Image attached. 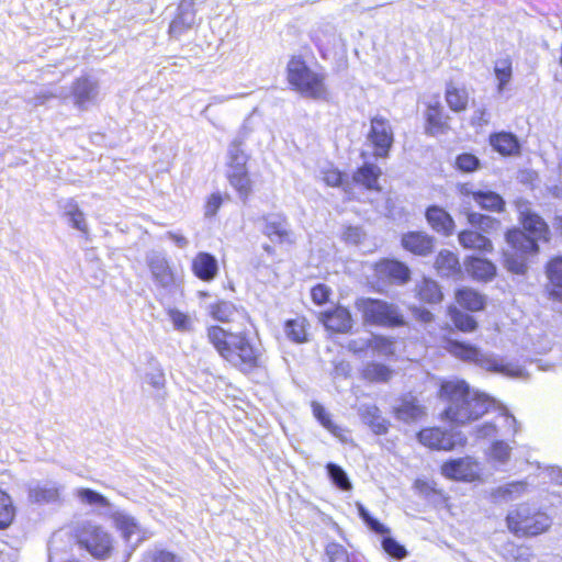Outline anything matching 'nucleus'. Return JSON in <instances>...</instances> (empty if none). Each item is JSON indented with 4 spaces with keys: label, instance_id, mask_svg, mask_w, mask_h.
Segmentation results:
<instances>
[{
    "label": "nucleus",
    "instance_id": "55",
    "mask_svg": "<svg viewBox=\"0 0 562 562\" xmlns=\"http://www.w3.org/2000/svg\"><path fill=\"white\" fill-rule=\"evenodd\" d=\"M331 293L327 284L317 283L311 288V300L315 305L322 306L329 302Z\"/></svg>",
    "mask_w": 562,
    "mask_h": 562
},
{
    "label": "nucleus",
    "instance_id": "57",
    "mask_svg": "<svg viewBox=\"0 0 562 562\" xmlns=\"http://www.w3.org/2000/svg\"><path fill=\"white\" fill-rule=\"evenodd\" d=\"M491 454L495 460L504 462L509 458L510 448L506 442L496 440L491 446Z\"/></svg>",
    "mask_w": 562,
    "mask_h": 562
},
{
    "label": "nucleus",
    "instance_id": "40",
    "mask_svg": "<svg viewBox=\"0 0 562 562\" xmlns=\"http://www.w3.org/2000/svg\"><path fill=\"white\" fill-rule=\"evenodd\" d=\"M29 499L35 504L55 502L59 497V490L56 485H35L27 492Z\"/></svg>",
    "mask_w": 562,
    "mask_h": 562
},
{
    "label": "nucleus",
    "instance_id": "32",
    "mask_svg": "<svg viewBox=\"0 0 562 562\" xmlns=\"http://www.w3.org/2000/svg\"><path fill=\"white\" fill-rule=\"evenodd\" d=\"M492 148L502 156H517L520 154V143L510 132H495L488 136Z\"/></svg>",
    "mask_w": 562,
    "mask_h": 562
},
{
    "label": "nucleus",
    "instance_id": "13",
    "mask_svg": "<svg viewBox=\"0 0 562 562\" xmlns=\"http://www.w3.org/2000/svg\"><path fill=\"white\" fill-rule=\"evenodd\" d=\"M443 348L452 357L469 363L487 366L488 369L499 371L496 364L490 366L491 360L475 346L467 341L446 339Z\"/></svg>",
    "mask_w": 562,
    "mask_h": 562
},
{
    "label": "nucleus",
    "instance_id": "34",
    "mask_svg": "<svg viewBox=\"0 0 562 562\" xmlns=\"http://www.w3.org/2000/svg\"><path fill=\"white\" fill-rule=\"evenodd\" d=\"M436 271L446 277L457 276L461 273V265L457 254L451 250H440L434 262Z\"/></svg>",
    "mask_w": 562,
    "mask_h": 562
},
{
    "label": "nucleus",
    "instance_id": "24",
    "mask_svg": "<svg viewBox=\"0 0 562 562\" xmlns=\"http://www.w3.org/2000/svg\"><path fill=\"white\" fill-rule=\"evenodd\" d=\"M464 267L468 274L479 282H490L497 273L493 261L479 256H468L464 260Z\"/></svg>",
    "mask_w": 562,
    "mask_h": 562
},
{
    "label": "nucleus",
    "instance_id": "53",
    "mask_svg": "<svg viewBox=\"0 0 562 562\" xmlns=\"http://www.w3.org/2000/svg\"><path fill=\"white\" fill-rule=\"evenodd\" d=\"M325 552L329 562H351L348 550L340 543H328Z\"/></svg>",
    "mask_w": 562,
    "mask_h": 562
},
{
    "label": "nucleus",
    "instance_id": "36",
    "mask_svg": "<svg viewBox=\"0 0 562 562\" xmlns=\"http://www.w3.org/2000/svg\"><path fill=\"white\" fill-rule=\"evenodd\" d=\"M393 370L380 362H369L360 371L362 380L369 383H386L391 380Z\"/></svg>",
    "mask_w": 562,
    "mask_h": 562
},
{
    "label": "nucleus",
    "instance_id": "9",
    "mask_svg": "<svg viewBox=\"0 0 562 562\" xmlns=\"http://www.w3.org/2000/svg\"><path fill=\"white\" fill-rule=\"evenodd\" d=\"M439 472L445 479L453 482L474 483L482 480L481 463L471 456L443 460Z\"/></svg>",
    "mask_w": 562,
    "mask_h": 562
},
{
    "label": "nucleus",
    "instance_id": "44",
    "mask_svg": "<svg viewBox=\"0 0 562 562\" xmlns=\"http://www.w3.org/2000/svg\"><path fill=\"white\" fill-rule=\"evenodd\" d=\"M527 254H517L514 251L503 252V265L512 273L525 274L527 272L528 262Z\"/></svg>",
    "mask_w": 562,
    "mask_h": 562
},
{
    "label": "nucleus",
    "instance_id": "20",
    "mask_svg": "<svg viewBox=\"0 0 562 562\" xmlns=\"http://www.w3.org/2000/svg\"><path fill=\"white\" fill-rule=\"evenodd\" d=\"M443 99L448 109L457 114L467 112L472 101L468 88L465 86H459L453 81L446 83Z\"/></svg>",
    "mask_w": 562,
    "mask_h": 562
},
{
    "label": "nucleus",
    "instance_id": "21",
    "mask_svg": "<svg viewBox=\"0 0 562 562\" xmlns=\"http://www.w3.org/2000/svg\"><path fill=\"white\" fill-rule=\"evenodd\" d=\"M425 217L430 228L445 236H451L456 229L453 217L439 205H429L425 211Z\"/></svg>",
    "mask_w": 562,
    "mask_h": 562
},
{
    "label": "nucleus",
    "instance_id": "41",
    "mask_svg": "<svg viewBox=\"0 0 562 562\" xmlns=\"http://www.w3.org/2000/svg\"><path fill=\"white\" fill-rule=\"evenodd\" d=\"M530 555V547L514 541H507L502 551V557L509 562H528Z\"/></svg>",
    "mask_w": 562,
    "mask_h": 562
},
{
    "label": "nucleus",
    "instance_id": "7",
    "mask_svg": "<svg viewBox=\"0 0 562 562\" xmlns=\"http://www.w3.org/2000/svg\"><path fill=\"white\" fill-rule=\"evenodd\" d=\"M248 161V154L239 143H234L228 151L226 179L243 200H247L252 193V180L247 168Z\"/></svg>",
    "mask_w": 562,
    "mask_h": 562
},
{
    "label": "nucleus",
    "instance_id": "37",
    "mask_svg": "<svg viewBox=\"0 0 562 562\" xmlns=\"http://www.w3.org/2000/svg\"><path fill=\"white\" fill-rule=\"evenodd\" d=\"M447 314L451 318L454 328L460 333H473L479 328V323L472 315L462 312L454 305L448 306Z\"/></svg>",
    "mask_w": 562,
    "mask_h": 562
},
{
    "label": "nucleus",
    "instance_id": "5",
    "mask_svg": "<svg viewBox=\"0 0 562 562\" xmlns=\"http://www.w3.org/2000/svg\"><path fill=\"white\" fill-rule=\"evenodd\" d=\"M355 307L366 325L384 328L407 326L406 317L396 303L382 299L359 297L355 301Z\"/></svg>",
    "mask_w": 562,
    "mask_h": 562
},
{
    "label": "nucleus",
    "instance_id": "10",
    "mask_svg": "<svg viewBox=\"0 0 562 562\" xmlns=\"http://www.w3.org/2000/svg\"><path fill=\"white\" fill-rule=\"evenodd\" d=\"M317 321L329 336L351 334L355 326L351 311L341 304L321 311Z\"/></svg>",
    "mask_w": 562,
    "mask_h": 562
},
{
    "label": "nucleus",
    "instance_id": "26",
    "mask_svg": "<svg viewBox=\"0 0 562 562\" xmlns=\"http://www.w3.org/2000/svg\"><path fill=\"white\" fill-rule=\"evenodd\" d=\"M549 296L562 303V256L551 257L544 265Z\"/></svg>",
    "mask_w": 562,
    "mask_h": 562
},
{
    "label": "nucleus",
    "instance_id": "63",
    "mask_svg": "<svg viewBox=\"0 0 562 562\" xmlns=\"http://www.w3.org/2000/svg\"><path fill=\"white\" fill-rule=\"evenodd\" d=\"M347 349L355 355L362 353L369 349V339L363 341L350 340L347 345Z\"/></svg>",
    "mask_w": 562,
    "mask_h": 562
},
{
    "label": "nucleus",
    "instance_id": "4",
    "mask_svg": "<svg viewBox=\"0 0 562 562\" xmlns=\"http://www.w3.org/2000/svg\"><path fill=\"white\" fill-rule=\"evenodd\" d=\"M505 524L517 538H535L549 531L552 519L541 507L521 503L507 513Z\"/></svg>",
    "mask_w": 562,
    "mask_h": 562
},
{
    "label": "nucleus",
    "instance_id": "43",
    "mask_svg": "<svg viewBox=\"0 0 562 562\" xmlns=\"http://www.w3.org/2000/svg\"><path fill=\"white\" fill-rule=\"evenodd\" d=\"M15 518V507L11 496L0 488V530L9 528Z\"/></svg>",
    "mask_w": 562,
    "mask_h": 562
},
{
    "label": "nucleus",
    "instance_id": "2",
    "mask_svg": "<svg viewBox=\"0 0 562 562\" xmlns=\"http://www.w3.org/2000/svg\"><path fill=\"white\" fill-rule=\"evenodd\" d=\"M437 396L446 404L439 414V419L450 426L474 423L495 407L493 397L471 390L462 379L442 380Z\"/></svg>",
    "mask_w": 562,
    "mask_h": 562
},
{
    "label": "nucleus",
    "instance_id": "6",
    "mask_svg": "<svg viewBox=\"0 0 562 562\" xmlns=\"http://www.w3.org/2000/svg\"><path fill=\"white\" fill-rule=\"evenodd\" d=\"M71 537L80 548L95 559L104 560L112 554V538L99 525L89 521L78 525L74 528Z\"/></svg>",
    "mask_w": 562,
    "mask_h": 562
},
{
    "label": "nucleus",
    "instance_id": "30",
    "mask_svg": "<svg viewBox=\"0 0 562 562\" xmlns=\"http://www.w3.org/2000/svg\"><path fill=\"white\" fill-rule=\"evenodd\" d=\"M458 241L464 249L482 254H491L494 250L493 241L483 233L473 228L460 231L458 233Z\"/></svg>",
    "mask_w": 562,
    "mask_h": 562
},
{
    "label": "nucleus",
    "instance_id": "62",
    "mask_svg": "<svg viewBox=\"0 0 562 562\" xmlns=\"http://www.w3.org/2000/svg\"><path fill=\"white\" fill-rule=\"evenodd\" d=\"M488 111L486 108H477L471 116V125L472 126H483L488 123Z\"/></svg>",
    "mask_w": 562,
    "mask_h": 562
},
{
    "label": "nucleus",
    "instance_id": "25",
    "mask_svg": "<svg viewBox=\"0 0 562 562\" xmlns=\"http://www.w3.org/2000/svg\"><path fill=\"white\" fill-rule=\"evenodd\" d=\"M98 83L90 76L85 75L76 78L71 85V97L75 104L85 109L87 105L93 101L97 94Z\"/></svg>",
    "mask_w": 562,
    "mask_h": 562
},
{
    "label": "nucleus",
    "instance_id": "16",
    "mask_svg": "<svg viewBox=\"0 0 562 562\" xmlns=\"http://www.w3.org/2000/svg\"><path fill=\"white\" fill-rule=\"evenodd\" d=\"M518 222L521 229L536 238L537 241L549 243L551 231L548 223L536 212L525 209L519 211Z\"/></svg>",
    "mask_w": 562,
    "mask_h": 562
},
{
    "label": "nucleus",
    "instance_id": "35",
    "mask_svg": "<svg viewBox=\"0 0 562 562\" xmlns=\"http://www.w3.org/2000/svg\"><path fill=\"white\" fill-rule=\"evenodd\" d=\"M474 202L480 209L488 212L503 213L506 209L503 196L491 190H476Z\"/></svg>",
    "mask_w": 562,
    "mask_h": 562
},
{
    "label": "nucleus",
    "instance_id": "8",
    "mask_svg": "<svg viewBox=\"0 0 562 562\" xmlns=\"http://www.w3.org/2000/svg\"><path fill=\"white\" fill-rule=\"evenodd\" d=\"M416 439L430 451L451 452L464 448L468 443L467 438L460 432L437 425L420 428L416 432Z\"/></svg>",
    "mask_w": 562,
    "mask_h": 562
},
{
    "label": "nucleus",
    "instance_id": "33",
    "mask_svg": "<svg viewBox=\"0 0 562 562\" xmlns=\"http://www.w3.org/2000/svg\"><path fill=\"white\" fill-rule=\"evenodd\" d=\"M285 336L295 344L308 341L310 322L304 315L286 319L283 324Z\"/></svg>",
    "mask_w": 562,
    "mask_h": 562
},
{
    "label": "nucleus",
    "instance_id": "14",
    "mask_svg": "<svg viewBox=\"0 0 562 562\" xmlns=\"http://www.w3.org/2000/svg\"><path fill=\"white\" fill-rule=\"evenodd\" d=\"M393 414L396 419L404 423H418L426 418L427 407L416 395L408 392L400 395Z\"/></svg>",
    "mask_w": 562,
    "mask_h": 562
},
{
    "label": "nucleus",
    "instance_id": "47",
    "mask_svg": "<svg viewBox=\"0 0 562 562\" xmlns=\"http://www.w3.org/2000/svg\"><path fill=\"white\" fill-rule=\"evenodd\" d=\"M454 168L463 173H472L481 168V161L472 153H461L454 159Z\"/></svg>",
    "mask_w": 562,
    "mask_h": 562
},
{
    "label": "nucleus",
    "instance_id": "48",
    "mask_svg": "<svg viewBox=\"0 0 562 562\" xmlns=\"http://www.w3.org/2000/svg\"><path fill=\"white\" fill-rule=\"evenodd\" d=\"M68 211L67 216L71 223V226L82 233H88V226L86 223L85 214L79 209L78 204L74 200L67 202Z\"/></svg>",
    "mask_w": 562,
    "mask_h": 562
},
{
    "label": "nucleus",
    "instance_id": "38",
    "mask_svg": "<svg viewBox=\"0 0 562 562\" xmlns=\"http://www.w3.org/2000/svg\"><path fill=\"white\" fill-rule=\"evenodd\" d=\"M321 179L331 188H342L347 194H351V186L347 182V175L338 167L328 166L321 171Z\"/></svg>",
    "mask_w": 562,
    "mask_h": 562
},
{
    "label": "nucleus",
    "instance_id": "46",
    "mask_svg": "<svg viewBox=\"0 0 562 562\" xmlns=\"http://www.w3.org/2000/svg\"><path fill=\"white\" fill-rule=\"evenodd\" d=\"M142 562H186L178 553L168 549L149 550L143 554Z\"/></svg>",
    "mask_w": 562,
    "mask_h": 562
},
{
    "label": "nucleus",
    "instance_id": "61",
    "mask_svg": "<svg viewBox=\"0 0 562 562\" xmlns=\"http://www.w3.org/2000/svg\"><path fill=\"white\" fill-rule=\"evenodd\" d=\"M411 312L414 318L423 324H429L435 319V315L427 308L422 306H412Z\"/></svg>",
    "mask_w": 562,
    "mask_h": 562
},
{
    "label": "nucleus",
    "instance_id": "18",
    "mask_svg": "<svg viewBox=\"0 0 562 562\" xmlns=\"http://www.w3.org/2000/svg\"><path fill=\"white\" fill-rule=\"evenodd\" d=\"M262 233L266 237L279 244H293L292 232L289 228L288 218L284 214L265 215Z\"/></svg>",
    "mask_w": 562,
    "mask_h": 562
},
{
    "label": "nucleus",
    "instance_id": "60",
    "mask_svg": "<svg viewBox=\"0 0 562 562\" xmlns=\"http://www.w3.org/2000/svg\"><path fill=\"white\" fill-rule=\"evenodd\" d=\"M170 318L177 329L188 330L190 328V318L187 314L175 310L170 312Z\"/></svg>",
    "mask_w": 562,
    "mask_h": 562
},
{
    "label": "nucleus",
    "instance_id": "54",
    "mask_svg": "<svg viewBox=\"0 0 562 562\" xmlns=\"http://www.w3.org/2000/svg\"><path fill=\"white\" fill-rule=\"evenodd\" d=\"M381 544L383 550L394 559L403 560L407 555L405 547L391 537H384Z\"/></svg>",
    "mask_w": 562,
    "mask_h": 562
},
{
    "label": "nucleus",
    "instance_id": "1",
    "mask_svg": "<svg viewBox=\"0 0 562 562\" xmlns=\"http://www.w3.org/2000/svg\"><path fill=\"white\" fill-rule=\"evenodd\" d=\"M205 336L220 358L240 373L250 374L265 367V353L256 330L233 331L213 324L205 328Z\"/></svg>",
    "mask_w": 562,
    "mask_h": 562
},
{
    "label": "nucleus",
    "instance_id": "50",
    "mask_svg": "<svg viewBox=\"0 0 562 562\" xmlns=\"http://www.w3.org/2000/svg\"><path fill=\"white\" fill-rule=\"evenodd\" d=\"M312 411L314 417L322 424L324 428L336 435L339 428L331 420L330 414L325 409L323 405L317 402L312 403Z\"/></svg>",
    "mask_w": 562,
    "mask_h": 562
},
{
    "label": "nucleus",
    "instance_id": "31",
    "mask_svg": "<svg viewBox=\"0 0 562 562\" xmlns=\"http://www.w3.org/2000/svg\"><path fill=\"white\" fill-rule=\"evenodd\" d=\"M454 300L459 307L472 313L482 312L486 306V296L471 286L456 289Z\"/></svg>",
    "mask_w": 562,
    "mask_h": 562
},
{
    "label": "nucleus",
    "instance_id": "15",
    "mask_svg": "<svg viewBox=\"0 0 562 562\" xmlns=\"http://www.w3.org/2000/svg\"><path fill=\"white\" fill-rule=\"evenodd\" d=\"M147 266L153 280L159 288L170 290L181 284V279L165 257L155 255L147 260Z\"/></svg>",
    "mask_w": 562,
    "mask_h": 562
},
{
    "label": "nucleus",
    "instance_id": "56",
    "mask_svg": "<svg viewBox=\"0 0 562 562\" xmlns=\"http://www.w3.org/2000/svg\"><path fill=\"white\" fill-rule=\"evenodd\" d=\"M224 202V198L220 193H211L204 203V215L214 217Z\"/></svg>",
    "mask_w": 562,
    "mask_h": 562
},
{
    "label": "nucleus",
    "instance_id": "11",
    "mask_svg": "<svg viewBox=\"0 0 562 562\" xmlns=\"http://www.w3.org/2000/svg\"><path fill=\"white\" fill-rule=\"evenodd\" d=\"M423 128L424 133L431 137L445 135L452 130L451 116L438 99L424 103Z\"/></svg>",
    "mask_w": 562,
    "mask_h": 562
},
{
    "label": "nucleus",
    "instance_id": "22",
    "mask_svg": "<svg viewBox=\"0 0 562 562\" xmlns=\"http://www.w3.org/2000/svg\"><path fill=\"white\" fill-rule=\"evenodd\" d=\"M413 292L420 304L437 305L445 299L440 284L430 277H423L417 281Z\"/></svg>",
    "mask_w": 562,
    "mask_h": 562
},
{
    "label": "nucleus",
    "instance_id": "39",
    "mask_svg": "<svg viewBox=\"0 0 562 562\" xmlns=\"http://www.w3.org/2000/svg\"><path fill=\"white\" fill-rule=\"evenodd\" d=\"M236 312V305L226 300H216L209 305V315L220 323H231Z\"/></svg>",
    "mask_w": 562,
    "mask_h": 562
},
{
    "label": "nucleus",
    "instance_id": "23",
    "mask_svg": "<svg viewBox=\"0 0 562 562\" xmlns=\"http://www.w3.org/2000/svg\"><path fill=\"white\" fill-rule=\"evenodd\" d=\"M195 22V10L193 3L188 4L180 3L178 9L171 19L168 27V34L171 37L178 38L182 34L187 33Z\"/></svg>",
    "mask_w": 562,
    "mask_h": 562
},
{
    "label": "nucleus",
    "instance_id": "45",
    "mask_svg": "<svg viewBox=\"0 0 562 562\" xmlns=\"http://www.w3.org/2000/svg\"><path fill=\"white\" fill-rule=\"evenodd\" d=\"M369 348H372L378 355L391 357L395 355V339L376 334L369 338Z\"/></svg>",
    "mask_w": 562,
    "mask_h": 562
},
{
    "label": "nucleus",
    "instance_id": "27",
    "mask_svg": "<svg viewBox=\"0 0 562 562\" xmlns=\"http://www.w3.org/2000/svg\"><path fill=\"white\" fill-rule=\"evenodd\" d=\"M191 270L194 277L199 280L203 282H211L218 274V263L213 255L201 251L192 259Z\"/></svg>",
    "mask_w": 562,
    "mask_h": 562
},
{
    "label": "nucleus",
    "instance_id": "64",
    "mask_svg": "<svg viewBox=\"0 0 562 562\" xmlns=\"http://www.w3.org/2000/svg\"><path fill=\"white\" fill-rule=\"evenodd\" d=\"M457 190L462 198L472 199L473 201H475L476 190H472L471 184L469 182L459 183Z\"/></svg>",
    "mask_w": 562,
    "mask_h": 562
},
{
    "label": "nucleus",
    "instance_id": "29",
    "mask_svg": "<svg viewBox=\"0 0 562 562\" xmlns=\"http://www.w3.org/2000/svg\"><path fill=\"white\" fill-rule=\"evenodd\" d=\"M381 176L382 170L379 166L364 162L353 171L352 180L368 191L380 192L382 190L379 183Z\"/></svg>",
    "mask_w": 562,
    "mask_h": 562
},
{
    "label": "nucleus",
    "instance_id": "59",
    "mask_svg": "<svg viewBox=\"0 0 562 562\" xmlns=\"http://www.w3.org/2000/svg\"><path fill=\"white\" fill-rule=\"evenodd\" d=\"M497 434L496 426L492 423H484L474 429V435L477 439H490Z\"/></svg>",
    "mask_w": 562,
    "mask_h": 562
},
{
    "label": "nucleus",
    "instance_id": "28",
    "mask_svg": "<svg viewBox=\"0 0 562 562\" xmlns=\"http://www.w3.org/2000/svg\"><path fill=\"white\" fill-rule=\"evenodd\" d=\"M405 250L416 256H428L432 252L435 239L425 232H408L401 238Z\"/></svg>",
    "mask_w": 562,
    "mask_h": 562
},
{
    "label": "nucleus",
    "instance_id": "42",
    "mask_svg": "<svg viewBox=\"0 0 562 562\" xmlns=\"http://www.w3.org/2000/svg\"><path fill=\"white\" fill-rule=\"evenodd\" d=\"M494 75L497 80V91L503 92L513 77V61L510 57L496 60Z\"/></svg>",
    "mask_w": 562,
    "mask_h": 562
},
{
    "label": "nucleus",
    "instance_id": "51",
    "mask_svg": "<svg viewBox=\"0 0 562 562\" xmlns=\"http://www.w3.org/2000/svg\"><path fill=\"white\" fill-rule=\"evenodd\" d=\"M77 495L85 504L97 505L99 507L110 506V503L105 496L91 488H80L78 490Z\"/></svg>",
    "mask_w": 562,
    "mask_h": 562
},
{
    "label": "nucleus",
    "instance_id": "19",
    "mask_svg": "<svg viewBox=\"0 0 562 562\" xmlns=\"http://www.w3.org/2000/svg\"><path fill=\"white\" fill-rule=\"evenodd\" d=\"M505 241L510 250L517 254L537 255L540 247L536 238L528 235L520 227H510L505 232Z\"/></svg>",
    "mask_w": 562,
    "mask_h": 562
},
{
    "label": "nucleus",
    "instance_id": "58",
    "mask_svg": "<svg viewBox=\"0 0 562 562\" xmlns=\"http://www.w3.org/2000/svg\"><path fill=\"white\" fill-rule=\"evenodd\" d=\"M360 516L374 532L379 535H385L390 532L387 527L381 524L378 519L373 518L366 509H360Z\"/></svg>",
    "mask_w": 562,
    "mask_h": 562
},
{
    "label": "nucleus",
    "instance_id": "49",
    "mask_svg": "<svg viewBox=\"0 0 562 562\" xmlns=\"http://www.w3.org/2000/svg\"><path fill=\"white\" fill-rule=\"evenodd\" d=\"M328 475L333 483L342 491H350L352 485L346 474V472L335 463H328L326 465Z\"/></svg>",
    "mask_w": 562,
    "mask_h": 562
},
{
    "label": "nucleus",
    "instance_id": "3",
    "mask_svg": "<svg viewBox=\"0 0 562 562\" xmlns=\"http://www.w3.org/2000/svg\"><path fill=\"white\" fill-rule=\"evenodd\" d=\"M290 88L303 98L325 101L329 98L327 75L310 67L302 55L290 56L285 67Z\"/></svg>",
    "mask_w": 562,
    "mask_h": 562
},
{
    "label": "nucleus",
    "instance_id": "12",
    "mask_svg": "<svg viewBox=\"0 0 562 562\" xmlns=\"http://www.w3.org/2000/svg\"><path fill=\"white\" fill-rule=\"evenodd\" d=\"M368 139L373 147V155L386 158L394 143V134L389 120L380 115L371 117Z\"/></svg>",
    "mask_w": 562,
    "mask_h": 562
},
{
    "label": "nucleus",
    "instance_id": "17",
    "mask_svg": "<svg viewBox=\"0 0 562 562\" xmlns=\"http://www.w3.org/2000/svg\"><path fill=\"white\" fill-rule=\"evenodd\" d=\"M379 279L395 284H405L411 280V270L404 263L395 259H381L374 266Z\"/></svg>",
    "mask_w": 562,
    "mask_h": 562
},
{
    "label": "nucleus",
    "instance_id": "52",
    "mask_svg": "<svg viewBox=\"0 0 562 562\" xmlns=\"http://www.w3.org/2000/svg\"><path fill=\"white\" fill-rule=\"evenodd\" d=\"M467 221L472 227L482 229L492 228L499 224L498 220L477 212L468 213Z\"/></svg>",
    "mask_w": 562,
    "mask_h": 562
}]
</instances>
